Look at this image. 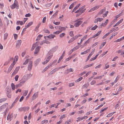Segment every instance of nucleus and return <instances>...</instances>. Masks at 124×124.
<instances>
[{
  "mask_svg": "<svg viewBox=\"0 0 124 124\" xmlns=\"http://www.w3.org/2000/svg\"><path fill=\"white\" fill-rule=\"evenodd\" d=\"M82 19V18H79L78 20L75 21L76 22L74 24V26L76 27H78L83 22L81 21Z\"/></svg>",
  "mask_w": 124,
  "mask_h": 124,
  "instance_id": "nucleus-1",
  "label": "nucleus"
},
{
  "mask_svg": "<svg viewBox=\"0 0 124 124\" xmlns=\"http://www.w3.org/2000/svg\"><path fill=\"white\" fill-rule=\"evenodd\" d=\"M10 7L12 9H14L15 8L16 9H18L19 7L18 3L17 1L16 0H15L14 4L10 6Z\"/></svg>",
  "mask_w": 124,
  "mask_h": 124,
  "instance_id": "nucleus-2",
  "label": "nucleus"
},
{
  "mask_svg": "<svg viewBox=\"0 0 124 124\" xmlns=\"http://www.w3.org/2000/svg\"><path fill=\"white\" fill-rule=\"evenodd\" d=\"M6 93L7 97L10 98L11 97V90L10 88H6Z\"/></svg>",
  "mask_w": 124,
  "mask_h": 124,
  "instance_id": "nucleus-3",
  "label": "nucleus"
},
{
  "mask_svg": "<svg viewBox=\"0 0 124 124\" xmlns=\"http://www.w3.org/2000/svg\"><path fill=\"white\" fill-rule=\"evenodd\" d=\"M58 47L57 46H56L51 49L48 52V54H50L49 53L52 54L57 49Z\"/></svg>",
  "mask_w": 124,
  "mask_h": 124,
  "instance_id": "nucleus-4",
  "label": "nucleus"
},
{
  "mask_svg": "<svg viewBox=\"0 0 124 124\" xmlns=\"http://www.w3.org/2000/svg\"><path fill=\"white\" fill-rule=\"evenodd\" d=\"M33 62L32 61L29 62L28 66V69L29 71H31V70L32 67Z\"/></svg>",
  "mask_w": 124,
  "mask_h": 124,
  "instance_id": "nucleus-5",
  "label": "nucleus"
},
{
  "mask_svg": "<svg viewBox=\"0 0 124 124\" xmlns=\"http://www.w3.org/2000/svg\"><path fill=\"white\" fill-rule=\"evenodd\" d=\"M27 80L26 77L24 76L20 81V83L23 85L25 83Z\"/></svg>",
  "mask_w": 124,
  "mask_h": 124,
  "instance_id": "nucleus-6",
  "label": "nucleus"
},
{
  "mask_svg": "<svg viewBox=\"0 0 124 124\" xmlns=\"http://www.w3.org/2000/svg\"><path fill=\"white\" fill-rule=\"evenodd\" d=\"M50 54H48V53H47L46 56L47 57V58L46 60L48 62L51 59L53 56V54H52L49 53Z\"/></svg>",
  "mask_w": 124,
  "mask_h": 124,
  "instance_id": "nucleus-7",
  "label": "nucleus"
},
{
  "mask_svg": "<svg viewBox=\"0 0 124 124\" xmlns=\"http://www.w3.org/2000/svg\"><path fill=\"white\" fill-rule=\"evenodd\" d=\"M22 41L21 40H18L16 42V47L17 48H19L21 45Z\"/></svg>",
  "mask_w": 124,
  "mask_h": 124,
  "instance_id": "nucleus-8",
  "label": "nucleus"
},
{
  "mask_svg": "<svg viewBox=\"0 0 124 124\" xmlns=\"http://www.w3.org/2000/svg\"><path fill=\"white\" fill-rule=\"evenodd\" d=\"M13 116L12 114L8 115L7 118V120L9 121H10L12 119Z\"/></svg>",
  "mask_w": 124,
  "mask_h": 124,
  "instance_id": "nucleus-9",
  "label": "nucleus"
},
{
  "mask_svg": "<svg viewBox=\"0 0 124 124\" xmlns=\"http://www.w3.org/2000/svg\"><path fill=\"white\" fill-rule=\"evenodd\" d=\"M8 104L6 103L2 105L0 107V111L2 110L8 106Z\"/></svg>",
  "mask_w": 124,
  "mask_h": 124,
  "instance_id": "nucleus-10",
  "label": "nucleus"
},
{
  "mask_svg": "<svg viewBox=\"0 0 124 124\" xmlns=\"http://www.w3.org/2000/svg\"><path fill=\"white\" fill-rule=\"evenodd\" d=\"M95 49L93 50L92 52L88 56L87 58V59L86 61V62L88 61L90 58L91 56H92V55L93 54L94 52Z\"/></svg>",
  "mask_w": 124,
  "mask_h": 124,
  "instance_id": "nucleus-11",
  "label": "nucleus"
},
{
  "mask_svg": "<svg viewBox=\"0 0 124 124\" xmlns=\"http://www.w3.org/2000/svg\"><path fill=\"white\" fill-rule=\"evenodd\" d=\"M20 68V66L17 67L13 73V74H15L17 72Z\"/></svg>",
  "mask_w": 124,
  "mask_h": 124,
  "instance_id": "nucleus-12",
  "label": "nucleus"
},
{
  "mask_svg": "<svg viewBox=\"0 0 124 124\" xmlns=\"http://www.w3.org/2000/svg\"><path fill=\"white\" fill-rule=\"evenodd\" d=\"M40 58H38L34 62V65L36 67L37 66L39 63L40 62Z\"/></svg>",
  "mask_w": 124,
  "mask_h": 124,
  "instance_id": "nucleus-13",
  "label": "nucleus"
},
{
  "mask_svg": "<svg viewBox=\"0 0 124 124\" xmlns=\"http://www.w3.org/2000/svg\"><path fill=\"white\" fill-rule=\"evenodd\" d=\"M38 92L35 93L32 97V99L34 100L38 96Z\"/></svg>",
  "mask_w": 124,
  "mask_h": 124,
  "instance_id": "nucleus-14",
  "label": "nucleus"
},
{
  "mask_svg": "<svg viewBox=\"0 0 124 124\" xmlns=\"http://www.w3.org/2000/svg\"><path fill=\"white\" fill-rule=\"evenodd\" d=\"M39 46L37 47L36 49H35V52H34V54H37L39 52Z\"/></svg>",
  "mask_w": 124,
  "mask_h": 124,
  "instance_id": "nucleus-15",
  "label": "nucleus"
},
{
  "mask_svg": "<svg viewBox=\"0 0 124 124\" xmlns=\"http://www.w3.org/2000/svg\"><path fill=\"white\" fill-rule=\"evenodd\" d=\"M13 67H13V66L12 65H11L8 69V70L7 71V73H9L12 69Z\"/></svg>",
  "mask_w": 124,
  "mask_h": 124,
  "instance_id": "nucleus-16",
  "label": "nucleus"
},
{
  "mask_svg": "<svg viewBox=\"0 0 124 124\" xmlns=\"http://www.w3.org/2000/svg\"><path fill=\"white\" fill-rule=\"evenodd\" d=\"M92 39V38H90L88 40L86 41L84 44V46L86 45H87V43H88L89 42H90Z\"/></svg>",
  "mask_w": 124,
  "mask_h": 124,
  "instance_id": "nucleus-17",
  "label": "nucleus"
},
{
  "mask_svg": "<svg viewBox=\"0 0 124 124\" xmlns=\"http://www.w3.org/2000/svg\"><path fill=\"white\" fill-rule=\"evenodd\" d=\"M55 36V35L51 34L49 36H47V37L49 39H53Z\"/></svg>",
  "mask_w": 124,
  "mask_h": 124,
  "instance_id": "nucleus-18",
  "label": "nucleus"
},
{
  "mask_svg": "<svg viewBox=\"0 0 124 124\" xmlns=\"http://www.w3.org/2000/svg\"><path fill=\"white\" fill-rule=\"evenodd\" d=\"M33 22H30L27 25L25 26V27L26 28H28L33 23Z\"/></svg>",
  "mask_w": 124,
  "mask_h": 124,
  "instance_id": "nucleus-19",
  "label": "nucleus"
},
{
  "mask_svg": "<svg viewBox=\"0 0 124 124\" xmlns=\"http://www.w3.org/2000/svg\"><path fill=\"white\" fill-rule=\"evenodd\" d=\"M105 11V9H101L98 13V15H100L102 14L103 12Z\"/></svg>",
  "mask_w": 124,
  "mask_h": 124,
  "instance_id": "nucleus-20",
  "label": "nucleus"
},
{
  "mask_svg": "<svg viewBox=\"0 0 124 124\" xmlns=\"http://www.w3.org/2000/svg\"><path fill=\"white\" fill-rule=\"evenodd\" d=\"M90 49H88L86 50V51H85L83 52H82L81 53V54H86V53H88L90 51Z\"/></svg>",
  "mask_w": 124,
  "mask_h": 124,
  "instance_id": "nucleus-21",
  "label": "nucleus"
},
{
  "mask_svg": "<svg viewBox=\"0 0 124 124\" xmlns=\"http://www.w3.org/2000/svg\"><path fill=\"white\" fill-rule=\"evenodd\" d=\"M94 64V63L91 64H88V65H86L84 66V68L85 69V68H88L89 67H91Z\"/></svg>",
  "mask_w": 124,
  "mask_h": 124,
  "instance_id": "nucleus-22",
  "label": "nucleus"
},
{
  "mask_svg": "<svg viewBox=\"0 0 124 124\" xmlns=\"http://www.w3.org/2000/svg\"><path fill=\"white\" fill-rule=\"evenodd\" d=\"M8 34L7 33H6L4 35V40L6 39L8 36Z\"/></svg>",
  "mask_w": 124,
  "mask_h": 124,
  "instance_id": "nucleus-23",
  "label": "nucleus"
},
{
  "mask_svg": "<svg viewBox=\"0 0 124 124\" xmlns=\"http://www.w3.org/2000/svg\"><path fill=\"white\" fill-rule=\"evenodd\" d=\"M108 19H107L106 20L105 22L104 23H102V25H103V26L105 27V26L107 23H108Z\"/></svg>",
  "mask_w": 124,
  "mask_h": 124,
  "instance_id": "nucleus-24",
  "label": "nucleus"
},
{
  "mask_svg": "<svg viewBox=\"0 0 124 124\" xmlns=\"http://www.w3.org/2000/svg\"><path fill=\"white\" fill-rule=\"evenodd\" d=\"M42 35H41L40 34L37 37L36 41H37L39 40L40 39V38L42 37Z\"/></svg>",
  "mask_w": 124,
  "mask_h": 124,
  "instance_id": "nucleus-25",
  "label": "nucleus"
},
{
  "mask_svg": "<svg viewBox=\"0 0 124 124\" xmlns=\"http://www.w3.org/2000/svg\"><path fill=\"white\" fill-rule=\"evenodd\" d=\"M63 27H61L60 26H56L55 27V28L58 29H59L60 30H62Z\"/></svg>",
  "mask_w": 124,
  "mask_h": 124,
  "instance_id": "nucleus-26",
  "label": "nucleus"
},
{
  "mask_svg": "<svg viewBox=\"0 0 124 124\" xmlns=\"http://www.w3.org/2000/svg\"><path fill=\"white\" fill-rule=\"evenodd\" d=\"M62 31V30L57 31L55 32H54L53 33V34H59Z\"/></svg>",
  "mask_w": 124,
  "mask_h": 124,
  "instance_id": "nucleus-27",
  "label": "nucleus"
},
{
  "mask_svg": "<svg viewBox=\"0 0 124 124\" xmlns=\"http://www.w3.org/2000/svg\"><path fill=\"white\" fill-rule=\"evenodd\" d=\"M76 2H74L72 3L70 6L69 7V8L70 9H71L73 7L74 5L76 3Z\"/></svg>",
  "mask_w": 124,
  "mask_h": 124,
  "instance_id": "nucleus-28",
  "label": "nucleus"
},
{
  "mask_svg": "<svg viewBox=\"0 0 124 124\" xmlns=\"http://www.w3.org/2000/svg\"><path fill=\"white\" fill-rule=\"evenodd\" d=\"M41 24V23H40L39 24H38L37 26L36 27L35 29V30H34L35 31H36L38 30V28H39V26H40V25Z\"/></svg>",
  "mask_w": 124,
  "mask_h": 124,
  "instance_id": "nucleus-29",
  "label": "nucleus"
},
{
  "mask_svg": "<svg viewBox=\"0 0 124 124\" xmlns=\"http://www.w3.org/2000/svg\"><path fill=\"white\" fill-rule=\"evenodd\" d=\"M88 84H85L83 85L82 86V88H86L88 86Z\"/></svg>",
  "mask_w": 124,
  "mask_h": 124,
  "instance_id": "nucleus-30",
  "label": "nucleus"
},
{
  "mask_svg": "<svg viewBox=\"0 0 124 124\" xmlns=\"http://www.w3.org/2000/svg\"><path fill=\"white\" fill-rule=\"evenodd\" d=\"M0 99V100L1 103L6 101L7 100V99L6 98H3Z\"/></svg>",
  "mask_w": 124,
  "mask_h": 124,
  "instance_id": "nucleus-31",
  "label": "nucleus"
},
{
  "mask_svg": "<svg viewBox=\"0 0 124 124\" xmlns=\"http://www.w3.org/2000/svg\"><path fill=\"white\" fill-rule=\"evenodd\" d=\"M106 43V42H105L103 43H102L101 46H100V49H101L103 46H104L105 45V44Z\"/></svg>",
  "mask_w": 124,
  "mask_h": 124,
  "instance_id": "nucleus-32",
  "label": "nucleus"
},
{
  "mask_svg": "<svg viewBox=\"0 0 124 124\" xmlns=\"http://www.w3.org/2000/svg\"><path fill=\"white\" fill-rule=\"evenodd\" d=\"M108 13V11H106L105 14H103V17H106Z\"/></svg>",
  "mask_w": 124,
  "mask_h": 124,
  "instance_id": "nucleus-33",
  "label": "nucleus"
},
{
  "mask_svg": "<svg viewBox=\"0 0 124 124\" xmlns=\"http://www.w3.org/2000/svg\"><path fill=\"white\" fill-rule=\"evenodd\" d=\"M98 26L97 25H95L91 29V30H94L96 29V28Z\"/></svg>",
  "mask_w": 124,
  "mask_h": 124,
  "instance_id": "nucleus-34",
  "label": "nucleus"
},
{
  "mask_svg": "<svg viewBox=\"0 0 124 124\" xmlns=\"http://www.w3.org/2000/svg\"><path fill=\"white\" fill-rule=\"evenodd\" d=\"M11 86L12 89L14 90H15V85L13 83L11 84Z\"/></svg>",
  "mask_w": 124,
  "mask_h": 124,
  "instance_id": "nucleus-35",
  "label": "nucleus"
},
{
  "mask_svg": "<svg viewBox=\"0 0 124 124\" xmlns=\"http://www.w3.org/2000/svg\"><path fill=\"white\" fill-rule=\"evenodd\" d=\"M83 79V78L82 77H81L79 78L78 79H77L75 82L76 83L78 82L79 81H80L81 80Z\"/></svg>",
  "mask_w": 124,
  "mask_h": 124,
  "instance_id": "nucleus-36",
  "label": "nucleus"
},
{
  "mask_svg": "<svg viewBox=\"0 0 124 124\" xmlns=\"http://www.w3.org/2000/svg\"><path fill=\"white\" fill-rule=\"evenodd\" d=\"M123 18L121 19L117 23H116V24L118 25L120 23H121L123 21Z\"/></svg>",
  "mask_w": 124,
  "mask_h": 124,
  "instance_id": "nucleus-37",
  "label": "nucleus"
},
{
  "mask_svg": "<svg viewBox=\"0 0 124 124\" xmlns=\"http://www.w3.org/2000/svg\"><path fill=\"white\" fill-rule=\"evenodd\" d=\"M22 85L20 83L19 84L16 85V88H17L18 87H19L22 86Z\"/></svg>",
  "mask_w": 124,
  "mask_h": 124,
  "instance_id": "nucleus-38",
  "label": "nucleus"
},
{
  "mask_svg": "<svg viewBox=\"0 0 124 124\" xmlns=\"http://www.w3.org/2000/svg\"><path fill=\"white\" fill-rule=\"evenodd\" d=\"M27 78L29 79V78H30L32 76V74H31L30 73V74H27Z\"/></svg>",
  "mask_w": 124,
  "mask_h": 124,
  "instance_id": "nucleus-39",
  "label": "nucleus"
},
{
  "mask_svg": "<svg viewBox=\"0 0 124 124\" xmlns=\"http://www.w3.org/2000/svg\"><path fill=\"white\" fill-rule=\"evenodd\" d=\"M19 96L17 97L15 99L13 102L15 103L18 101L19 100Z\"/></svg>",
  "mask_w": 124,
  "mask_h": 124,
  "instance_id": "nucleus-40",
  "label": "nucleus"
},
{
  "mask_svg": "<svg viewBox=\"0 0 124 124\" xmlns=\"http://www.w3.org/2000/svg\"><path fill=\"white\" fill-rule=\"evenodd\" d=\"M43 31L44 32L46 33H50V31H49L48 30L46 29H44L43 30Z\"/></svg>",
  "mask_w": 124,
  "mask_h": 124,
  "instance_id": "nucleus-41",
  "label": "nucleus"
},
{
  "mask_svg": "<svg viewBox=\"0 0 124 124\" xmlns=\"http://www.w3.org/2000/svg\"><path fill=\"white\" fill-rule=\"evenodd\" d=\"M84 113V112L83 110H81L80 111H78L77 112V113L78 114H82V113Z\"/></svg>",
  "mask_w": 124,
  "mask_h": 124,
  "instance_id": "nucleus-42",
  "label": "nucleus"
},
{
  "mask_svg": "<svg viewBox=\"0 0 124 124\" xmlns=\"http://www.w3.org/2000/svg\"><path fill=\"white\" fill-rule=\"evenodd\" d=\"M52 3H48L46 4L45 5V6H46V7L48 8L49 7L52 5Z\"/></svg>",
  "mask_w": 124,
  "mask_h": 124,
  "instance_id": "nucleus-43",
  "label": "nucleus"
},
{
  "mask_svg": "<svg viewBox=\"0 0 124 124\" xmlns=\"http://www.w3.org/2000/svg\"><path fill=\"white\" fill-rule=\"evenodd\" d=\"M69 35L71 37H73L74 35H73V32L72 31H71L69 32Z\"/></svg>",
  "mask_w": 124,
  "mask_h": 124,
  "instance_id": "nucleus-44",
  "label": "nucleus"
},
{
  "mask_svg": "<svg viewBox=\"0 0 124 124\" xmlns=\"http://www.w3.org/2000/svg\"><path fill=\"white\" fill-rule=\"evenodd\" d=\"M74 83H70L69 86L70 87H71L74 85Z\"/></svg>",
  "mask_w": 124,
  "mask_h": 124,
  "instance_id": "nucleus-45",
  "label": "nucleus"
},
{
  "mask_svg": "<svg viewBox=\"0 0 124 124\" xmlns=\"http://www.w3.org/2000/svg\"><path fill=\"white\" fill-rule=\"evenodd\" d=\"M79 48L78 46H76L75 47H74L73 49H72L73 50V51L76 50L78 48Z\"/></svg>",
  "mask_w": 124,
  "mask_h": 124,
  "instance_id": "nucleus-46",
  "label": "nucleus"
},
{
  "mask_svg": "<svg viewBox=\"0 0 124 124\" xmlns=\"http://www.w3.org/2000/svg\"><path fill=\"white\" fill-rule=\"evenodd\" d=\"M108 108V107H106V108H104V109H101V110L100 111V113H101L102 112H103V111H104V110H106Z\"/></svg>",
  "mask_w": 124,
  "mask_h": 124,
  "instance_id": "nucleus-47",
  "label": "nucleus"
},
{
  "mask_svg": "<svg viewBox=\"0 0 124 124\" xmlns=\"http://www.w3.org/2000/svg\"><path fill=\"white\" fill-rule=\"evenodd\" d=\"M96 83V81L95 80L92 81L91 83V85H93L95 84Z\"/></svg>",
  "mask_w": 124,
  "mask_h": 124,
  "instance_id": "nucleus-48",
  "label": "nucleus"
},
{
  "mask_svg": "<svg viewBox=\"0 0 124 124\" xmlns=\"http://www.w3.org/2000/svg\"><path fill=\"white\" fill-rule=\"evenodd\" d=\"M53 23L56 25H59V24H60V22H55V21H54L53 22Z\"/></svg>",
  "mask_w": 124,
  "mask_h": 124,
  "instance_id": "nucleus-49",
  "label": "nucleus"
},
{
  "mask_svg": "<svg viewBox=\"0 0 124 124\" xmlns=\"http://www.w3.org/2000/svg\"><path fill=\"white\" fill-rule=\"evenodd\" d=\"M19 77L18 75H16L15 77V78L16 81H17L18 80V79Z\"/></svg>",
  "mask_w": 124,
  "mask_h": 124,
  "instance_id": "nucleus-50",
  "label": "nucleus"
},
{
  "mask_svg": "<svg viewBox=\"0 0 124 124\" xmlns=\"http://www.w3.org/2000/svg\"><path fill=\"white\" fill-rule=\"evenodd\" d=\"M97 18L98 21H99L100 22H101L103 19V18H101L98 17Z\"/></svg>",
  "mask_w": 124,
  "mask_h": 124,
  "instance_id": "nucleus-51",
  "label": "nucleus"
},
{
  "mask_svg": "<svg viewBox=\"0 0 124 124\" xmlns=\"http://www.w3.org/2000/svg\"><path fill=\"white\" fill-rule=\"evenodd\" d=\"M103 105V104H101L98 107H97V108H96L95 109L96 110L99 109L100 108L102 107Z\"/></svg>",
  "mask_w": 124,
  "mask_h": 124,
  "instance_id": "nucleus-52",
  "label": "nucleus"
},
{
  "mask_svg": "<svg viewBox=\"0 0 124 124\" xmlns=\"http://www.w3.org/2000/svg\"><path fill=\"white\" fill-rule=\"evenodd\" d=\"M46 18V17H45L43 18L42 21V22L43 23H44L45 22Z\"/></svg>",
  "mask_w": 124,
  "mask_h": 124,
  "instance_id": "nucleus-53",
  "label": "nucleus"
},
{
  "mask_svg": "<svg viewBox=\"0 0 124 124\" xmlns=\"http://www.w3.org/2000/svg\"><path fill=\"white\" fill-rule=\"evenodd\" d=\"M54 111H50V112H47L46 113V114L47 115H48L49 114H52L54 112Z\"/></svg>",
  "mask_w": 124,
  "mask_h": 124,
  "instance_id": "nucleus-54",
  "label": "nucleus"
},
{
  "mask_svg": "<svg viewBox=\"0 0 124 124\" xmlns=\"http://www.w3.org/2000/svg\"><path fill=\"white\" fill-rule=\"evenodd\" d=\"M109 34H108V33H107L104 36H103L102 38L103 39H104L107 36H108L109 35Z\"/></svg>",
  "mask_w": 124,
  "mask_h": 124,
  "instance_id": "nucleus-55",
  "label": "nucleus"
},
{
  "mask_svg": "<svg viewBox=\"0 0 124 124\" xmlns=\"http://www.w3.org/2000/svg\"><path fill=\"white\" fill-rule=\"evenodd\" d=\"M65 35V34L64 33H62V34L60 35V37L61 38H62Z\"/></svg>",
  "mask_w": 124,
  "mask_h": 124,
  "instance_id": "nucleus-56",
  "label": "nucleus"
},
{
  "mask_svg": "<svg viewBox=\"0 0 124 124\" xmlns=\"http://www.w3.org/2000/svg\"><path fill=\"white\" fill-rule=\"evenodd\" d=\"M53 63H50V64H48L46 67L48 69L52 65Z\"/></svg>",
  "mask_w": 124,
  "mask_h": 124,
  "instance_id": "nucleus-57",
  "label": "nucleus"
},
{
  "mask_svg": "<svg viewBox=\"0 0 124 124\" xmlns=\"http://www.w3.org/2000/svg\"><path fill=\"white\" fill-rule=\"evenodd\" d=\"M54 73V72L52 70L50 72L48 73V75H51L52 74H53Z\"/></svg>",
  "mask_w": 124,
  "mask_h": 124,
  "instance_id": "nucleus-58",
  "label": "nucleus"
},
{
  "mask_svg": "<svg viewBox=\"0 0 124 124\" xmlns=\"http://www.w3.org/2000/svg\"><path fill=\"white\" fill-rule=\"evenodd\" d=\"M31 15L30 13H28V14H26L25 16L26 17H30L31 16Z\"/></svg>",
  "mask_w": 124,
  "mask_h": 124,
  "instance_id": "nucleus-59",
  "label": "nucleus"
},
{
  "mask_svg": "<svg viewBox=\"0 0 124 124\" xmlns=\"http://www.w3.org/2000/svg\"><path fill=\"white\" fill-rule=\"evenodd\" d=\"M28 92V90L25 91V92L23 93V95L25 96H26L27 95Z\"/></svg>",
  "mask_w": 124,
  "mask_h": 124,
  "instance_id": "nucleus-60",
  "label": "nucleus"
},
{
  "mask_svg": "<svg viewBox=\"0 0 124 124\" xmlns=\"http://www.w3.org/2000/svg\"><path fill=\"white\" fill-rule=\"evenodd\" d=\"M29 60V59H27L25 62L23 63V65H26L28 62V61Z\"/></svg>",
  "mask_w": 124,
  "mask_h": 124,
  "instance_id": "nucleus-61",
  "label": "nucleus"
},
{
  "mask_svg": "<svg viewBox=\"0 0 124 124\" xmlns=\"http://www.w3.org/2000/svg\"><path fill=\"white\" fill-rule=\"evenodd\" d=\"M38 106V104H36L32 108V110H33L36 107H37Z\"/></svg>",
  "mask_w": 124,
  "mask_h": 124,
  "instance_id": "nucleus-62",
  "label": "nucleus"
},
{
  "mask_svg": "<svg viewBox=\"0 0 124 124\" xmlns=\"http://www.w3.org/2000/svg\"><path fill=\"white\" fill-rule=\"evenodd\" d=\"M78 120H77V121L78 122L80 121V120H82V118H80V117H78L77 118Z\"/></svg>",
  "mask_w": 124,
  "mask_h": 124,
  "instance_id": "nucleus-63",
  "label": "nucleus"
},
{
  "mask_svg": "<svg viewBox=\"0 0 124 124\" xmlns=\"http://www.w3.org/2000/svg\"><path fill=\"white\" fill-rule=\"evenodd\" d=\"M57 89V87H55L54 88H51L50 89V90H53V91L55 90H56Z\"/></svg>",
  "mask_w": 124,
  "mask_h": 124,
  "instance_id": "nucleus-64",
  "label": "nucleus"
}]
</instances>
